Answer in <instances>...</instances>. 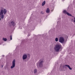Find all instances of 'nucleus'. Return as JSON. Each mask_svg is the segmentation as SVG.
Returning a JSON list of instances; mask_svg holds the SVG:
<instances>
[{
	"label": "nucleus",
	"mask_w": 75,
	"mask_h": 75,
	"mask_svg": "<svg viewBox=\"0 0 75 75\" xmlns=\"http://www.w3.org/2000/svg\"><path fill=\"white\" fill-rule=\"evenodd\" d=\"M7 9L4 8H2L0 10V17H1V19L4 18V15H5L6 13H7Z\"/></svg>",
	"instance_id": "1"
},
{
	"label": "nucleus",
	"mask_w": 75,
	"mask_h": 75,
	"mask_svg": "<svg viewBox=\"0 0 75 75\" xmlns=\"http://www.w3.org/2000/svg\"><path fill=\"white\" fill-rule=\"evenodd\" d=\"M62 48V46L60 44H56L54 47V50L56 52H58L60 48Z\"/></svg>",
	"instance_id": "2"
},
{
	"label": "nucleus",
	"mask_w": 75,
	"mask_h": 75,
	"mask_svg": "<svg viewBox=\"0 0 75 75\" xmlns=\"http://www.w3.org/2000/svg\"><path fill=\"white\" fill-rule=\"evenodd\" d=\"M42 63L43 61L42 60H40L39 62L37 64V66L38 67H42Z\"/></svg>",
	"instance_id": "3"
},
{
	"label": "nucleus",
	"mask_w": 75,
	"mask_h": 75,
	"mask_svg": "<svg viewBox=\"0 0 75 75\" xmlns=\"http://www.w3.org/2000/svg\"><path fill=\"white\" fill-rule=\"evenodd\" d=\"M15 65H16V60L14 59L12 62V66H11V69H13V68L15 67Z\"/></svg>",
	"instance_id": "4"
},
{
	"label": "nucleus",
	"mask_w": 75,
	"mask_h": 75,
	"mask_svg": "<svg viewBox=\"0 0 75 75\" xmlns=\"http://www.w3.org/2000/svg\"><path fill=\"white\" fill-rule=\"evenodd\" d=\"M59 41L61 43H63V42H64V38L62 37H60Z\"/></svg>",
	"instance_id": "5"
},
{
	"label": "nucleus",
	"mask_w": 75,
	"mask_h": 75,
	"mask_svg": "<svg viewBox=\"0 0 75 75\" xmlns=\"http://www.w3.org/2000/svg\"><path fill=\"white\" fill-rule=\"evenodd\" d=\"M66 67H68L70 70H72V68H71L70 67V66L66 64L65 65H64L62 66V67L63 68H66Z\"/></svg>",
	"instance_id": "6"
},
{
	"label": "nucleus",
	"mask_w": 75,
	"mask_h": 75,
	"mask_svg": "<svg viewBox=\"0 0 75 75\" xmlns=\"http://www.w3.org/2000/svg\"><path fill=\"white\" fill-rule=\"evenodd\" d=\"M27 58V54H24L23 55L22 57V59L23 60H25V59H26Z\"/></svg>",
	"instance_id": "7"
},
{
	"label": "nucleus",
	"mask_w": 75,
	"mask_h": 75,
	"mask_svg": "<svg viewBox=\"0 0 75 75\" xmlns=\"http://www.w3.org/2000/svg\"><path fill=\"white\" fill-rule=\"evenodd\" d=\"M63 13L64 14H67V15L68 16H72V15L71 14H70V13L67 12V11H66L65 10H64L63 11Z\"/></svg>",
	"instance_id": "8"
},
{
	"label": "nucleus",
	"mask_w": 75,
	"mask_h": 75,
	"mask_svg": "<svg viewBox=\"0 0 75 75\" xmlns=\"http://www.w3.org/2000/svg\"><path fill=\"white\" fill-rule=\"evenodd\" d=\"M11 24L12 25V26H13V27L14 26V25H16V24L13 21L11 22Z\"/></svg>",
	"instance_id": "9"
},
{
	"label": "nucleus",
	"mask_w": 75,
	"mask_h": 75,
	"mask_svg": "<svg viewBox=\"0 0 75 75\" xmlns=\"http://www.w3.org/2000/svg\"><path fill=\"white\" fill-rule=\"evenodd\" d=\"M50 11V9L49 8H47L46 10V13H49Z\"/></svg>",
	"instance_id": "10"
},
{
	"label": "nucleus",
	"mask_w": 75,
	"mask_h": 75,
	"mask_svg": "<svg viewBox=\"0 0 75 75\" xmlns=\"http://www.w3.org/2000/svg\"><path fill=\"white\" fill-rule=\"evenodd\" d=\"M45 4V1L42 3V6H44Z\"/></svg>",
	"instance_id": "11"
},
{
	"label": "nucleus",
	"mask_w": 75,
	"mask_h": 75,
	"mask_svg": "<svg viewBox=\"0 0 75 75\" xmlns=\"http://www.w3.org/2000/svg\"><path fill=\"white\" fill-rule=\"evenodd\" d=\"M55 41L56 42H58V38H56L55 39Z\"/></svg>",
	"instance_id": "12"
},
{
	"label": "nucleus",
	"mask_w": 75,
	"mask_h": 75,
	"mask_svg": "<svg viewBox=\"0 0 75 75\" xmlns=\"http://www.w3.org/2000/svg\"><path fill=\"white\" fill-rule=\"evenodd\" d=\"M37 72V69H35L34 70V72L35 74H36Z\"/></svg>",
	"instance_id": "13"
},
{
	"label": "nucleus",
	"mask_w": 75,
	"mask_h": 75,
	"mask_svg": "<svg viewBox=\"0 0 75 75\" xmlns=\"http://www.w3.org/2000/svg\"><path fill=\"white\" fill-rule=\"evenodd\" d=\"M3 40H4V41H7V38H3Z\"/></svg>",
	"instance_id": "14"
},
{
	"label": "nucleus",
	"mask_w": 75,
	"mask_h": 75,
	"mask_svg": "<svg viewBox=\"0 0 75 75\" xmlns=\"http://www.w3.org/2000/svg\"><path fill=\"white\" fill-rule=\"evenodd\" d=\"M11 40H12V36L11 35H10Z\"/></svg>",
	"instance_id": "15"
},
{
	"label": "nucleus",
	"mask_w": 75,
	"mask_h": 75,
	"mask_svg": "<svg viewBox=\"0 0 75 75\" xmlns=\"http://www.w3.org/2000/svg\"><path fill=\"white\" fill-rule=\"evenodd\" d=\"M73 21L74 23H75V17L74 18V20Z\"/></svg>",
	"instance_id": "16"
},
{
	"label": "nucleus",
	"mask_w": 75,
	"mask_h": 75,
	"mask_svg": "<svg viewBox=\"0 0 75 75\" xmlns=\"http://www.w3.org/2000/svg\"><path fill=\"white\" fill-rule=\"evenodd\" d=\"M41 14H44V12L43 11H42L41 12Z\"/></svg>",
	"instance_id": "17"
},
{
	"label": "nucleus",
	"mask_w": 75,
	"mask_h": 75,
	"mask_svg": "<svg viewBox=\"0 0 75 75\" xmlns=\"http://www.w3.org/2000/svg\"><path fill=\"white\" fill-rule=\"evenodd\" d=\"M62 67L60 66V69H61V70H62Z\"/></svg>",
	"instance_id": "18"
},
{
	"label": "nucleus",
	"mask_w": 75,
	"mask_h": 75,
	"mask_svg": "<svg viewBox=\"0 0 75 75\" xmlns=\"http://www.w3.org/2000/svg\"><path fill=\"white\" fill-rule=\"evenodd\" d=\"M30 35H31V34H29L28 35V36H30Z\"/></svg>",
	"instance_id": "19"
},
{
	"label": "nucleus",
	"mask_w": 75,
	"mask_h": 75,
	"mask_svg": "<svg viewBox=\"0 0 75 75\" xmlns=\"http://www.w3.org/2000/svg\"><path fill=\"white\" fill-rule=\"evenodd\" d=\"M3 65H2L1 66V68H3Z\"/></svg>",
	"instance_id": "20"
},
{
	"label": "nucleus",
	"mask_w": 75,
	"mask_h": 75,
	"mask_svg": "<svg viewBox=\"0 0 75 75\" xmlns=\"http://www.w3.org/2000/svg\"><path fill=\"white\" fill-rule=\"evenodd\" d=\"M19 28H20L21 29H22V28H20V27H19Z\"/></svg>",
	"instance_id": "21"
},
{
	"label": "nucleus",
	"mask_w": 75,
	"mask_h": 75,
	"mask_svg": "<svg viewBox=\"0 0 75 75\" xmlns=\"http://www.w3.org/2000/svg\"><path fill=\"white\" fill-rule=\"evenodd\" d=\"M64 1V0H62V1Z\"/></svg>",
	"instance_id": "22"
},
{
	"label": "nucleus",
	"mask_w": 75,
	"mask_h": 75,
	"mask_svg": "<svg viewBox=\"0 0 75 75\" xmlns=\"http://www.w3.org/2000/svg\"><path fill=\"white\" fill-rule=\"evenodd\" d=\"M0 20H1V18H0Z\"/></svg>",
	"instance_id": "23"
},
{
	"label": "nucleus",
	"mask_w": 75,
	"mask_h": 75,
	"mask_svg": "<svg viewBox=\"0 0 75 75\" xmlns=\"http://www.w3.org/2000/svg\"><path fill=\"white\" fill-rule=\"evenodd\" d=\"M4 55H3V56H2V57H4Z\"/></svg>",
	"instance_id": "24"
},
{
	"label": "nucleus",
	"mask_w": 75,
	"mask_h": 75,
	"mask_svg": "<svg viewBox=\"0 0 75 75\" xmlns=\"http://www.w3.org/2000/svg\"><path fill=\"white\" fill-rule=\"evenodd\" d=\"M72 17H74V16H72Z\"/></svg>",
	"instance_id": "25"
}]
</instances>
